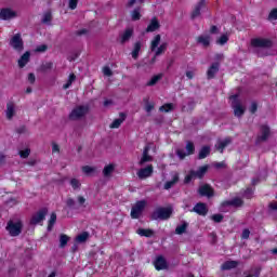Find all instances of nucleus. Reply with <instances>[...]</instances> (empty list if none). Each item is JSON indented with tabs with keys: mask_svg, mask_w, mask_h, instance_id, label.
<instances>
[{
	"mask_svg": "<svg viewBox=\"0 0 277 277\" xmlns=\"http://www.w3.org/2000/svg\"><path fill=\"white\" fill-rule=\"evenodd\" d=\"M229 98L232 100L234 116H236V118H241V116L246 114V106L241 105V101H239V95L235 94L232 95Z\"/></svg>",
	"mask_w": 277,
	"mask_h": 277,
	"instance_id": "1",
	"label": "nucleus"
},
{
	"mask_svg": "<svg viewBox=\"0 0 277 277\" xmlns=\"http://www.w3.org/2000/svg\"><path fill=\"white\" fill-rule=\"evenodd\" d=\"M172 208H157L150 215L151 220H170Z\"/></svg>",
	"mask_w": 277,
	"mask_h": 277,
	"instance_id": "2",
	"label": "nucleus"
},
{
	"mask_svg": "<svg viewBox=\"0 0 277 277\" xmlns=\"http://www.w3.org/2000/svg\"><path fill=\"white\" fill-rule=\"evenodd\" d=\"M88 111H90L88 106H77L69 114V120H81L82 118H85V116H88Z\"/></svg>",
	"mask_w": 277,
	"mask_h": 277,
	"instance_id": "3",
	"label": "nucleus"
},
{
	"mask_svg": "<svg viewBox=\"0 0 277 277\" xmlns=\"http://www.w3.org/2000/svg\"><path fill=\"white\" fill-rule=\"evenodd\" d=\"M6 230L11 237H18L23 233V222L9 221L6 224Z\"/></svg>",
	"mask_w": 277,
	"mask_h": 277,
	"instance_id": "4",
	"label": "nucleus"
},
{
	"mask_svg": "<svg viewBox=\"0 0 277 277\" xmlns=\"http://www.w3.org/2000/svg\"><path fill=\"white\" fill-rule=\"evenodd\" d=\"M146 200L136 201V205H134L131 209L132 220H140V217H142L144 209H146Z\"/></svg>",
	"mask_w": 277,
	"mask_h": 277,
	"instance_id": "5",
	"label": "nucleus"
},
{
	"mask_svg": "<svg viewBox=\"0 0 277 277\" xmlns=\"http://www.w3.org/2000/svg\"><path fill=\"white\" fill-rule=\"evenodd\" d=\"M273 44L272 40L267 38L259 37L251 39V47H253V49H272Z\"/></svg>",
	"mask_w": 277,
	"mask_h": 277,
	"instance_id": "6",
	"label": "nucleus"
},
{
	"mask_svg": "<svg viewBox=\"0 0 277 277\" xmlns=\"http://www.w3.org/2000/svg\"><path fill=\"white\" fill-rule=\"evenodd\" d=\"M49 214L48 208L40 209L37 213H35L30 219V224L32 226H36L38 224H41V222H44L47 215Z\"/></svg>",
	"mask_w": 277,
	"mask_h": 277,
	"instance_id": "7",
	"label": "nucleus"
},
{
	"mask_svg": "<svg viewBox=\"0 0 277 277\" xmlns=\"http://www.w3.org/2000/svg\"><path fill=\"white\" fill-rule=\"evenodd\" d=\"M272 134V131L269 130L267 124H262L260 127V134L256 137V144H261V142H267L269 140V135Z\"/></svg>",
	"mask_w": 277,
	"mask_h": 277,
	"instance_id": "8",
	"label": "nucleus"
},
{
	"mask_svg": "<svg viewBox=\"0 0 277 277\" xmlns=\"http://www.w3.org/2000/svg\"><path fill=\"white\" fill-rule=\"evenodd\" d=\"M186 151L184 149H177L176 150V155L180 159H185L187 157V155H194V153H196V146L194 145V143L192 141H188L186 143Z\"/></svg>",
	"mask_w": 277,
	"mask_h": 277,
	"instance_id": "9",
	"label": "nucleus"
},
{
	"mask_svg": "<svg viewBox=\"0 0 277 277\" xmlns=\"http://www.w3.org/2000/svg\"><path fill=\"white\" fill-rule=\"evenodd\" d=\"M10 45L21 53L25 49L23 38L21 37V34L14 35L10 40Z\"/></svg>",
	"mask_w": 277,
	"mask_h": 277,
	"instance_id": "10",
	"label": "nucleus"
},
{
	"mask_svg": "<svg viewBox=\"0 0 277 277\" xmlns=\"http://www.w3.org/2000/svg\"><path fill=\"white\" fill-rule=\"evenodd\" d=\"M198 194L205 196L206 198H213V196H215V190L213 187H211V185L202 184L198 188Z\"/></svg>",
	"mask_w": 277,
	"mask_h": 277,
	"instance_id": "11",
	"label": "nucleus"
},
{
	"mask_svg": "<svg viewBox=\"0 0 277 277\" xmlns=\"http://www.w3.org/2000/svg\"><path fill=\"white\" fill-rule=\"evenodd\" d=\"M16 16H18V13L10 8H4L0 11L1 21H12V18H16Z\"/></svg>",
	"mask_w": 277,
	"mask_h": 277,
	"instance_id": "12",
	"label": "nucleus"
},
{
	"mask_svg": "<svg viewBox=\"0 0 277 277\" xmlns=\"http://www.w3.org/2000/svg\"><path fill=\"white\" fill-rule=\"evenodd\" d=\"M150 146L151 144H147L144 149H143V156L140 160V166H144V163H148L150 161H153V156L148 155V153H150Z\"/></svg>",
	"mask_w": 277,
	"mask_h": 277,
	"instance_id": "13",
	"label": "nucleus"
},
{
	"mask_svg": "<svg viewBox=\"0 0 277 277\" xmlns=\"http://www.w3.org/2000/svg\"><path fill=\"white\" fill-rule=\"evenodd\" d=\"M194 213H197V215H207L209 213V208L207 207V203L205 202H198L192 210Z\"/></svg>",
	"mask_w": 277,
	"mask_h": 277,
	"instance_id": "14",
	"label": "nucleus"
},
{
	"mask_svg": "<svg viewBox=\"0 0 277 277\" xmlns=\"http://www.w3.org/2000/svg\"><path fill=\"white\" fill-rule=\"evenodd\" d=\"M154 265L157 272H161V269H168V261H166V258H163V255L157 256Z\"/></svg>",
	"mask_w": 277,
	"mask_h": 277,
	"instance_id": "15",
	"label": "nucleus"
},
{
	"mask_svg": "<svg viewBox=\"0 0 277 277\" xmlns=\"http://www.w3.org/2000/svg\"><path fill=\"white\" fill-rule=\"evenodd\" d=\"M153 164H148L147 167L138 170L136 174L141 180L148 179L149 176H153Z\"/></svg>",
	"mask_w": 277,
	"mask_h": 277,
	"instance_id": "16",
	"label": "nucleus"
},
{
	"mask_svg": "<svg viewBox=\"0 0 277 277\" xmlns=\"http://www.w3.org/2000/svg\"><path fill=\"white\" fill-rule=\"evenodd\" d=\"M220 72V63H212L208 68L207 79H215V76Z\"/></svg>",
	"mask_w": 277,
	"mask_h": 277,
	"instance_id": "17",
	"label": "nucleus"
},
{
	"mask_svg": "<svg viewBox=\"0 0 277 277\" xmlns=\"http://www.w3.org/2000/svg\"><path fill=\"white\" fill-rule=\"evenodd\" d=\"M133 38V28H127L121 35L119 42L120 44H127Z\"/></svg>",
	"mask_w": 277,
	"mask_h": 277,
	"instance_id": "18",
	"label": "nucleus"
},
{
	"mask_svg": "<svg viewBox=\"0 0 277 277\" xmlns=\"http://www.w3.org/2000/svg\"><path fill=\"white\" fill-rule=\"evenodd\" d=\"M161 27L159 19L157 17H153L149 25L146 28V34H153V31H157Z\"/></svg>",
	"mask_w": 277,
	"mask_h": 277,
	"instance_id": "19",
	"label": "nucleus"
},
{
	"mask_svg": "<svg viewBox=\"0 0 277 277\" xmlns=\"http://www.w3.org/2000/svg\"><path fill=\"white\" fill-rule=\"evenodd\" d=\"M205 8H207V2L205 0H200L192 13V18H198V16H200V11L205 10Z\"/></svg>",
	"mask_w": 277,
	"mask_h": 277,
	"instance_id": "20",
	"label": "nucleus"
},
{
	"mask_svg": "<svg viewBox=\"0 0 277 277\" xmlns=\"http://www.w3.org/2000/svg\"><path fill=\"white\" fill-rule=\"evenodd\" d=\"M126 120H127V114L120 113V114H119V118H118V119H115V120L110 123L109 128H110V129H120V126H121L122 122H124Z\"/></svg>",
	"mask_w": 277,
	"mask_h": 277,
	"instance_id": "21",
	"label": "nucleus"
},
{
	"mask_svg": "<svg viewBox=\"0 0 277 277\" xmlns=\"http://www.w3.org/2000/svg\"><path fill=\"white\" fill-rule=\"evenodd\" d=\"M223 207H243V201L241 198H234L232 200H228V201H224L222 203Z\"/></svg>",
	"mask_w": 277,
	"mask_h": 277,
	"instance_id": "22",
	"label": "nucleus"
},
{
	"mask_svg": "<svg viewBox=\"0 0 277 277\" xmlns=\"http://www.w3.org/2000/svg\"><path fill=\"white\" fill-rule=\"evenodd\" d=\"M232 142H233V138L226 137V138H224L223 141H219V142L215 144V148H216V150H220V153H224V148H226V146H228L229 144H232Z\"/></svg>",
	"mask_w": 277,
	"mask_h": 277,
	"instance_id": "23",
	"label": "nucleus"
},
{
	"mask_svg": "<svg viewBox=\"0 0 277 277\" xmlns=\"http://www.w3.org/2000/svg\"><path fill=\"white\" fill-rule=\"evenodd\" d=\"M16 114V105L14 102H9L6 104V118L8 120H12L14 118V115Z\"/></svg>",
	"mask_w": 277,
	"mask_h": 277,
	"instance_id": "24",
	"label": "nucleus"
},
{
	"mask_svg": "<svg viewBox=\"0 0 277 277\" xmlns=\"http://www.w3.org/2000/svg\"><path fill=\"white\" fill-rule=\"evenodd\" d=\"M31 57V53L29 51L25 52L21 58L18 60V66L19 68H25L27 64H29V60Z\"/></svg>",
	"mask_w": 277,
	"mask_h": 277,
	"instance_id": "25",
	"label": "nucleus"
},
{
	"mask_svg": "<svg viewBox=\"0 0 277 277\" xmlns=\"http://www.w3.org/2000/svg\"><path fill=\"white\" fill-rule=\"evenodd\" d=\"M238 266H239V261H226L225 263L222 264L221 269H223L224 272H227L229 269H235Z\"/></svg>",
	"mask_w": 277,
	"mask_h": 277,
	"instance_id": "26",
	"label": "nucleus"
},
{
	"mask_svg": "<svg viewBox=\"0 0 277 277\" xmlns=\"http://www.w3.org/2000/svg\"><path fill=\"white\" fill-rule=\"evenodd\" d=\"M140 51H142V41H136L133 45V50L131 52V56L134 60H137L140 57Z\"/></svg>",
	"mask_w": 277,
	"mask_h": 277,
	"instance_id": "27",
	"label": "nucleus"
},
{
	"mask_svg": "<svg viewBox=\"0 0 277 277\" xmlns=\"http://www.w3.org/2000/svg\"><path fill=\"white\" fill-rule=\"evenodd\" d=\"M209 170V166L200 167L197 171H193V174H195V179H202L207 174V171Z\"/></svg>",
	"mask_w": 277,
	"mask_h": 277,
	"instance_id": "28",
	"label": "nucleus"
},
{
	"mask_svg": "<svg viewBox=\"0 0 277 277\" xmlns=\"http://www.w3.org/2000/svg\"><path fill=\"white\" fill-rule=\"evenodd\" d=\"M209 155H211V147H209V146H203V147L199 150L198 159H207V157H209Z\"/></svg>",
	"mask_w": 277,
	"mask_h": 277,
	"instance_id": "29",
	"label": "nucleus"
},
{
	"mask_svg": "<svg viewBox=\"0 0 277 277\" xmlns=\"http://www.w3.org/2000/svg\"><path fill=\"white\" fill-rule=\"evenodd\" d=\"M114 170H116V166H114V164L105 166L103 169V175L106 179H109V176H111V174H114Z\"/></svg>",
	"mask_w": 277,
	"mask_h": 277,
	"instance_id": "30",
	"label": "nucleus"
},
{
	"mask_svg": "<svg viewBox=\"0 0 277 277\" xmlns=\"http://www.w3.org/2000/svg\"><path fill=\"white\" fill-rule=\"evenodd\" d=\"M136 233L141 237H153V235H155V232L153 229H144V228H138Z\"/></svg>",
	"mask_w": 277,
	"mask_h": 277,
	"instance_id": "31",
	"label": "nucleus"
},
{
	"mask_svg": "<svg viewBox=\"0 0 277 277\" xmlns=\"http://www.w3.org/2000/svg\"><path fill=\"white\" fill-rule=\"evenodd\" d=\"M168 51V42H163L155 52V57H159V55H163Z\"/></svg>",
	"mask_w": 277,
	"mask_h": 277,
	"instance_id": "32",
	"label": "nucleus"
},
{
	"mask_svg": "<svg viewBox=\"0 0 277 277\" xmlns=\"http://www.w3.org/2000/svg\"><path fill=\"white\" fill-rule=\"evenodd\" d=\"M197 42L199 44H202L203 47H209V44L211 42V38L209 36H199L197 38Z\"/></svg>",
	"mask_w": 277,
	"mask_h": 277,
	"instance_id": "33",
	"label": "nucleus"
},
{
	"mask_svg": "<svg viewBox=\"0 0 277 277\" xmlns=\"http://www.w3.org/2000/svg\"><path fill=\"white\" fill-rule=\"evenodd\" d=\"M90 237V233H88V232H83V233H81L80 235H78L77 237H76V241L78 242V243H85V241H88V238Z\"/></svg>",
	"mask_w": 277,
	"mask_h": 277,
	"instance_id": "34",
	"label": "nucleus"
},
{
	"mask_svg": "<svg viewBox=\"0 0 277 277\" xmlns=\"http://www.w3.org/2000/svg\"><path fill=\"white\" fill-rule=\"evenodd\" d=\"M55 222H57V214L53 212L50 216L49 223H48V230H53V226H55Z\"/></svg>",
	"mask_w": 277,
	"mask_h": 277,
	"instance_id": "35",
	"label": "nucleus"
},
{
	"mask_svg": "<svg viewBox=\"0 0 277 277\" xmlns=\"http://www.w3.org/2000/svg\"><path fill=\"white\" fill-rule=\"evenodd\" d=\"M187 226H189V224L187 222H184L182 225H179L175 228V234L176 235H183L184 233L187 232Z\"/></svg>",
	"mask_w": 277,
	"mask_h": 277,
	"instance_id": "36",
	"label": "nucleus"
},
{
	"mask_svg": "<svg viewBox=\"0 0 277 277\" xmlns=\"http://www.w3.org/2000/svg\"><path fill=\"white\" fill-rule=\"evenodd\" d=\"M68 241H70V237H68V235L62 234L60 236V248H66Z\"/></svg>",
	"mask_w": 277,
	"mask_h": 277,
	"instance_id": "37",
	"label": "nucleus"
},
{
	"mask_svg": "<svg viewBox=\"0 0 277 277\" xmlns=\"http://www.w3.org/2000/svg\"><path fill=\"white\" fill-rule=\"evenodd\" d=\"M163 75L159 74L154 76L148 82L147 85L148 87H153V85H157V82L161 81Z\"/></svg>",
	"mask_w": 277,
	"mask_h": 277,
	"instance_id": "38",
	"label": "nucleus"
},
{
	"mask_svg": "<svg viewBox=\"0 0 277 277\" xmlns=\"http://www.w3.org/2000/svg\"><path fill=\"white\" fill-rule=\"evenodd\" d=\"M140 12H142L141 8H136L132 11L131 13L132 21H140V18H142V14Z\"/></svg>",
	"mask_w": 277,
	"mask_h": 277,
	"instance_id": "39",
	"label": "nucleus"
},
{
	"mask_svg": "<svg viewBox=\"0 0 277 277\" xmlns=\"http://www.w3.org/2000/svg\"><path fill=\"white\" fill-rule=\"evenodd\" d=\"M161 42V35H156L154 40L151 41L150 50L155 51L159 47V43Z\"/></svg>",
	"mask_w": 277,
	"mask_h": 277,
	"instance_id": "40",
	"label": "nucleus"
},
{
	"mask_svg": "<svg viewBox=\"0 0 277 277\" xmlns=\"http://www.w3.org/2000/svg\"><path fill=\"white\" fill-rule=\"evenodd\" d=\"M176 183H179V175L173 176V180L167 182L164 184V189H172Z\"/></svg>",
	"mask_w": 277,
	"mask_h": 277,
	"instance_id": "41",
	"label": "nucleus"
},
{
	"mask_svg": "<svg viewBox=\"0 0 277 277\" xmlns=\"http://www.w3.org/2000/svg\"><path fill=\"white\" fill-rule=\"evenodd\" d=\"M76 79H77V76L75 74H70L67 83L63 85L64 90H68V88L72 85V82L76 81Z\"/></svg>",
	"mask_w": 277,
	"mask_h": 277,
	"instance_id": "42",
	"label": "nucleus"
},
{
	"mask_svg": "<svg viewBox=\"0 0 277 277\" xmlns=\"http://www.w3.org/2000/svg\"><path fill=\"white\" fill-rule=\"evenodd\" d=\"M172 109H174L173 104H164L160 106L159 111H166L168 114V111H172Z\"/></svg>",
	"mask_w": 277,
	"mask_h": 277,
	"instance_id": "43",
	"label": "nucleus"
},
{
	"mask_svg": "<svg viewBox=\"0 0 277 277\" xmlns=\"http://www.w3.org/2000/svg\"><path fill=\"white\" fill-rule=\"evenodd\" d=\"M70 185H71L72 189H80L81 188V182H79V180H77V179H71L70 180Z\"/></svg>",
	"mask_w": 277,
	"mask_h": 277,
	"instance_id": "44",
	"label": "nucleus"
},
{
	"mask_svg": "<svg viewBox=\"0 0 277 277\" xmlns=\"http://www.w3.org/2000/svg\"><path fill=\"white\" fill-rule=\"evenodd\" d=\"M228 42V35H222L219 40L216 41L217 44H221V47H224Z\"/></svg>",
	"mask_w": 277,
	"mask_h": 277,
	"instance_id": "45",
	"label": "nucleus"
},
{
	"mask_svg": "<svg viewBox=\"0 0 277 277\" xmlns=\"http://www.w3.org/2000/svg\"><path fill=\"white\" fill-rule=\"evenodd\" d=\"M29 155H31V149L29 148L19 151V157H22V159H27Z\"/></svg>",
	"mask_w": 277,
	"mask_h": 277,
	"instance_id": "46",
	"label": "nucleus"
},
{
	"mask_svg": "<svg viewBox=\"0 0 277 277\" xmlns=\"http://www.w3.org/2000/svg\"><path fill=\"white\" fill-rule=\"evenodd\" d=\"M51 21H53V16L51 15V12L44 13L42 23L47 24V23H51Z\"/></svg>",
	"mask_w": 277,
	"mask_h": 277,
	"instance_id": "47",
	"label": "nucleus"
},
{
	"mask_svg": "<svg viewBox=\"0 0 277 277\" xmlns=\"http://www.w3.org/2000/svg\"><path fill=\"white\" fill-rule=\"evenodd\" d=\"M95 168L94 167H90V166H84L82 167V172L84 174H92V172H95Z\"/></svg>",
	"mask_w": 277,
	"mask_h": 277,
	"instance_id": "48",
	"label": "nucleus"
},
{
	"mask_svg": "<svg viewBox=\"0 0 277 277\" xmlns=\"http://www.w3.org/2000/svg\"><path fill=\"white\" fill-rule=\"evenodd\" d=\"M259 276H261V268H254L246 277H259Z\"/></svg>",
	"mask_w": 277,
	"mask_h": 277,
	"instance_id": "49",
	"label": "nucleus"
},
{
	"mask_svg": "<svg viewBox=\"0 0 277 277\" xmlns=\"http://www.w3.org/2000/svg\"><path fill=\"white\" fill-rule=\"evenodd\" d=\"M211 220H213V222H215L216 224H220V222H222L224 220V215L214 214V215L211 216Z\"/></svg>",
	"mask_w": 277,
	"mask_h": 277,
	"instance_id": "50",
	"label": "nucleus"
},
{
	"mask_svg": "<svg viewBox=\"0 0 277 277\" xmlns=\"http://www.w3.org/2000/svg\"><path fill=\"white\" fill-rule=\"evenodd\" d=\"M268 21H277V9H273L268 14Z\"/></svg>",
	"mask_w": 277,
	"mask_h": 277,
	"instance_id": "51",
	"label": "nucleus"
},
{
	"mask_svg": "<svg viewBox=\"0 0 277 277\" xmlns=\"http://www.w3.org/2000/svg\"><path fill=\"white\" fill-rule=\"evenodd\" d=\"M252 194H254V189H252V188H247L246 190H245V193H243V196H245V198H248V199H250V198H252Z\"/></svg>",
	"mask_w": 277,
	"mask_h": 277,
	"instance_id": "52",
	"label": "nucleus"
},
{
	"mask_svg": "<svg viewBox=\"0 0 277 277\" xmlns=\"http://www.w3.org/2000/svg\"><path fill=\"white\" fill-rule=\"evenodd\" d=\"M103 72H104L105 77H111L114 75V71H111V68H109L108 66H105L103 68Z\"/></svg>",
	"mask_w": 277,
	"mask_h": 277,
	"instance_id": "53",
	"label": "nucleus"
},
{
	"mask_svg": "<svg viewBox=\"0 0 277 277\" xmlns=\"http://www.w3.org/2000/svg\"><path fill=\"white\" fill-rule=\"evenodd\" d=\"M258 109H259V104H256V102L251 103V106L249 108L250 113L256 114Z\"/></svg>",
	"mask_w": 277,
	"mask_h": 277,
	"instance_id": "54",
	"label": "nucleus"
},
{
	"mask_svg": "<svg viewBox=\"0 0 277 277\" xmlns=\"http://www.w3.org/2000/svg\"><path fill=\"white\" fill-rule=\"evenodd\" d=\"M193 179H196V175L194 174V171H190L189 174L185 176L184 182L189 183Z\"/></svg>",
	"mask_w": 277,
	"mask_h": 277,
	"instance_id": "55",
	"label": "nucleus"
},
{
	"mask_svg": "<svg viewBox=\"0 0 277 277\" xmlns=\"http://www.w3.org/2000/svg\"><path fill=\"white\" fill-rule=\"evenodd\" d=\"M154 109H155V104H150L147 102L145 105V110L147 111V114H150Z\"/></svg>",
	"mask_w": 277,
	"mask_h": 277,
	"instance_id": "56",
	"label": "nucleus"
},
{
	"mask_svg": "<svg viewBox=\"0 0 277 277\" xmlns=\"http://www.w3.org/2000/svg\"><path fill=\"white\" fill-rule=\"evenodd\" d=\"M241 239H250V229L246 228L242 230Z\"/></svg>",
	"mask_w": 277,
	"mask_h": 277,
	"instance_id": "57",
	"label": "nucleus"
},
{
	"mask_svg": "<svg viewBox=\"0 0 277 277\" xmlns=\"http://www.w3.org/2000/svg\"><path fill=\"white\" fill-rule=\"evenodd\" d=\"M47 49H49V47H47V44H41V45H38L36 51L37 53H44V51H47Z\"/></svg>",
	"mask_w": 277,
	"mask_h": 277,
	"instance_id": "58",
	"label": "nucleus"
},
{
	"mask_svg": "<svg viewBox=\"0 0 277 277\" xmlns=\"http://www.w3.org/2000/svg\"><path fill=\"white\" fill-rule=\"evenodd\" d=\"M79 0H69V9L70 10H77V3Z\"/></svg>",
	"mask_w": 277,
	"mask_h": 277,
	"instance_id": "59",
	"label": "nucleus"
},
{
	"mask_svg": "<svg viewBox=\"0 0 277 277\" xmlns=\"http://www.w3.org/2000/svg\"><path fill=\"white\" fill-rule=\"evenodd\" d=\"M66 205H67V207H69L70 209H72V207H75V205H76L75 199L68 198V199L66 200Z\"/></svg>",
	"mask_w": 277,
	"mask_h": 277,
	"instance_id": "60",
	"label": "nucleus"
},
{
	"mask_svg": "<svg viewBox=\"0 0 277 277\" xmlns=\"http://www.w3.org/2000/svg\"><path fill=\"white\" fill-rule=\"evenodd\" d=\"M51 68H53V63H51V62L45 63V64L42 66V70H51Z\"/></svg>",
	"mask_w": 277,
	"mask_h": 277,
	"instance_id": "61",
	"label": "nucleus"
},
{
	"mask_svg": "<svg viewBox=\"0 0 277 277\" xmlns=\"http://www.w3.org/2000/svg\"><path fill=\"white\" fill-rule=\"evenodd\" d=\"M28 81H29V83H36V75L29 74L28 75Z\"/></svg>",
	"mask_w": 277,
	"mask_h": 277,
	"instance_id": "62",
	"label": "nucleus"
},
{
	"mask_svg": "<svg viewBox=\"0 0 277 277\" xmlns=\"http://www.w3.org/2000/svg\"><path fill=\"white\" fill-rule=\"evenodd\" d=\"M78 202L80 207H83L85 205V199L83 196H78Z\"/></svg>",
	"mask_w": 277,
	"mask_h": 277,
	"instance_id": "63",
	"label": "nucleus"
},
{
	"mask_svg": "<svg viewBox=\"0 0 277 277\" xmlns=\"http://www.w3.org/2000/svg\"><path fill=\"white\" fill-rule=\"evenodd\" d=\"M269 209H272V211H277V201H273L269 203Z\"/></svg>",
	"mask_w": 277,
	"mask_h": 277,
	"instance_id": "64",
	"label": "nucleus"
}]
</instances>
